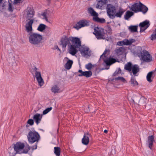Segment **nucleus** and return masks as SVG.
<instances>
[{
  "label": "nucleus",
  "instance_id": "nucleus-1",
  "mask_svg": "<svg viewBox=\"0 0 156 156\" xmlns=\"http://www.w3.org/2000/svg\"><path fill=\"white\" fill-rule=\"evenodd\" d=\"M130 9L135 13L142 12L144 14L148 11V8L141 2L136 3L132 5Z\"/></svg>",
  "mask_w": 156,
  "mask_h": 156
},
{
  "label": "nucleus",
  "instance_id": "nucleus-2",
  "mask_svg": "<svg viewBox=\"0 0 156 156\" xmlns=\"http://www.w3.org/2000/svg\"><path fill=\"white\" fill-rule=\"evenodd\" d=\"M42 39L41 35L37 33H33L30 34L29 37V41L32 44L37 45L41 42Z\"/></svg>",
  "mask_w": 156,
  "mask_h": 156
},
{
  "label": "nucleus",
  "instance_id": "nucleus-3",
  "mask_svg": "<svg viewBox=\"0 0 156 156\" xmlns=\"http://www.w3.org/2000/svg\"><path fill=\"white\" fill-rule=\"evenodd\" d=\"M94 30L93 34L98 39H105L107 37V35L104 32L103 29L97 27Z\"/></svg>",
  "mask_w": 156,
  "mask_h": 156
},
{
  "label": "nucleus",
  "instance_id": "nucleus-4",
  "mask_svg": "<svg viewBox=\"0 0 156 156\" xmlns=\"http://www.w3.org/2000/svg\"><path fill=\"white\" fill-rule=\"evenodd\" d=\"M40 135L36 131H30L27 135V138L30 143L32 144L35 142H38L40 139Z\"/></svg>",
  "mask_w": 156,
  "mask_h": 156
},
{
  "label": "nucleus",
  "instance_id": "nucleus-5",
  "mask_svg": "<svg viewBox=\"0 0 156 156\" xmlns=\"http://www.w3.org/2000/svg\"><path fill=\"white\" fill-rule=\"evenodd\" d=\"M141 58L144 61L150 62L153 61V58L149 53L145 50L140 52Z\"/></svg>",
  "mask_w": 156,
  "mask_h": 156
},
{
  "label": "nucleus",
  "instance_id": "nucleus-6",
  "mask_svg": "<svg viewBox=\"0 0 156 156\" xmlns=\"http://www.w3.org/2000/svg\"><path fill=\"white\" fill-rule=\"evenodd\" d=\"M106 11L108 15L110 18H114V14L116 12L115 7L111 4H108L106 6Z\"/></svg>",
  "mask_w": 156,
  "mask_h": 156
},
{
  "label": "nucleus",
  "instance_id": "nucleus-7",
  "mask_svg": "<svg viewBox=\"0 0 156 156\" xmlns=\"http://www.w3.org/2000/svg\"><path fill=\"white\" fill-rule=\"evenodd\" d=\"M72 37H68L66 36H63L61 40V42L63 48H65L67 45H70Z\"/></svg>",
  "mask_w": 156,
  "mask_h": 156
},
{
  "label": "nucleus",
  "instance_id": "nucleus-8",
  "mask_svg": "<svg viewBox=\"0 0 156 156\" xmlns=\"http://www.w3.org/2000/svg\"><path fill=\"white\" fill-rule=\"evenodd\" d=\"M89 21L86 20H80L74 26V28L77 30L85 27L89 25Z\"/></svg>",
  "mask_w": 156,
  "mask_h": 156
},
{
  "label": "nucleus",
  "instance_id": "nucleus-9",
  "mask_svg": "<svg viewBox=\"0 0 156 156\" xmlns=\"http://www.w3.org/2000/svg\"><path fill=\"white\" fill-rule=\"evenodd\" d=\"M33 70L35 72V77L39 85L40 86L43 85L44 82L43 80L41 77V73L37 71V69L36 67L34 68Z\"/></svg>",
  "mask_w": 156,
  "mask_h": 156
},
{
  "label": "nucleus",
  "instance_id": "nucleus-10",
  "mask_svg": "<svg viewBox=\"0 0 156 156\" xmlns=\"http://www.w3.org/2000/svg\"><path fill=\"white\" fill-rule=\"evenodd\" d=\"M34 21V19H31L30 20L27 21L25 25V30L29 34H30L32 32L33 28L32 25Z\"/></svg>",
  "mask_w": 156,
  "mask_h": 156
},
{
  "label": "nucleus",
  "instance_id": "nucleus-11",
  "mask_svg": "<svg viewBox=\"0 0 156 156\" xmlns=\"http://www.w3.org/2000/svg\"><path fill=\"white\" fill-rule=\"evenodd\" d=\"M71 41V45H73L77 48H79L81 46V42L80 40L77 37H72Z\"/></svg>",
  "mask_w": 156,
  "mask_h": 156
},
{
  "label": "nucleus",
  "instance_id": "nucleus-12",
  "mask_svg": "<svg viewBox=\"0 0 156 156\" xmlns=\"http://www.w3.org/2000/svg\"><path fill=\"white\" fill-rule=\"evenodd\" d=\"M24 147L25 145L23 143L18 142L16 143L14 145L13 148L14 150L16 152V153H19L20 154L22 152H20V151Z\"/></svg>",
  "mask_w": 156,
  "mask_h": 156
},
{
  "label": "nucleus",
  "instance_id": "nucleus-13",
  "mask_svg": "<svg viewBox=\"0 0 156 156\" xmlns=\"http://www.w3.org/2000/svg\"><path fill=\"white\" fill-rule=\"evenodd\" d=\"M80 51L83 55L85 57H90L91 55V51L88 47H83L80 49Z\"/></svg>",
  "mask_w": 156,
  "mask_h": 156
},
{
  "label": "nucleus",
  "instance_id": "nucleus-14",
  "mask_svg": "<svg viewBox=\"0 0 156 156\" xmlns=\"http://www.w3.org/2000/svg\"><path fill=\"white\" fill-rule=\"evenodd\" d=\"M150 25L149 22L147 20H145L143 22L140 23L139 24L140 32H144L149 27Z\"/></svg>",
  "mask_w": 156,
  "mask_h": 156
},
{
  "label": "nucleus",
  "instance_id": "nucleus-15",
  "mask_svg": "<svg viewBox=\"0 0 156 156\" xmlns=\"http://www.w3.org/2000/svg\"><path fill=\"white\" fill-rule=\"evenodd\" d=\"M90 136V134L89 133H84L83 137L82 140V142L84 145H87L89 142V137Z\"/></svg>",
  "mask_w": 156,
  "mask_h": 156
},
{
  "label": "nucleus",
  "instance_id": "nucleus-16",
  "mask_svg": "<svg viewBox=\"0 0 156 156\" xmlns=\"http://www.w3.org/2000/svg\"><path fill=\"white\" fill-rule=\"evenodd\" d=\"M154 141V137L153 135L148 137L147 142L148 144L149 148L151 149H152Z\"/></svg>",
  "mask_w": 156,
  "mask_h": 156
},
{
  "label": "nucleus",
  "instance_id": "nucleus-17",
  "mask_svg": "<svg viewBox=\"0 0 156 156\" xmlns=\"http://www.w3.org/2000/svg\"><path fill=\"white\" fill-rule=\"evenodd\" d=\"M140 71L139 66L137 65H133L131 71L130 72V74L132 76V73L134 76H136V74Z\"/></svg>",
  "mask_w": 156,
  "mask_h": 156
},
{
  "label": "nucleus",
  "instance_id": "nucleus-18",
  "mask_svg": "<svg viewBox=\"0 0 156 156\" xmlns=\"http://www.w3.org/2000/svg\"><path fill=\"white\" fill-rule=\"evenodd\" d=\"M155 75V71H152L149 72L147 74V79L148 82L151 83L152 81L151 78H153Z\"/></svg>",
  "mask_w": 156,
  "mask_h": 156
},
{
  "label": "nucleus",
  "instance_id": "nucleus-19",
  "mask_svg": "<svg viewBox=\"0 0 156 156\" xmlns=\"http://www.w3.org/2000/svg\"><path fill=\"white\" fill-rule=\"evenodd\" d=\"M43 115L37 113L33 117V119L37 125H38L41 120Z\"/></svg>",
  "mask_w": 156,
  "mask_h": 156
},
{
  "label": "nucleus",
  "instance_id": "nucleus-20",
  "mask_svg": "<svg viewBox=\"0 0 156 156\" xmlns=\"http://www.w3.org/2000/svg\"><path fill=\"white\" fill-rule=\"evenodd\" d=\"M68 47H69V53L72 55H75L77 52V48L71 44Z\"/></svg>",
  "mask_w": 156,
  "mask_h": 156
},
{
  "label": "nucleus",
  "instance_id": "nucleus-21",
  "mask_svg": "<svg viewBox=\"0 0 156 156\" xmlns=\"http://www.w3.org/2000/svg\"><path fill=\"white\" fill-rule=\"evenodd\" d=\"M87 11L88 13L90 14L91 16H93V17H95L97 16H98V13L96 12L94 9L91 7H90L87 8Z\"/></svg>",
  "mask_w": 156,
  "mask_h": 156
},
{
  "label": "nucleus",
  "instance_id": "nucleus-22",
  "mask_svg": "<svg viewBox=\"0 0 156 156\" xmlns=\"http://www.w3.org/2000/svg\"><path fill=\"white\" fill-rule=\"evenodd\" d=\"M116 62V59L112 58H109L108 59L104 61L105 62L107 66H110Z\"/></svg>",
  "mask_w": 156,
  "mask_h": 156
},
{
  "label": "nucleus",
  "instance_id": "nucleus-23",
  "mask_svg": "<svg viewBox=\"0 0 156 156\" xmlns=\"http://www.w3.org/2000/svg\"><path fill=\"white\" fill-rule=\"evenodd\" d=\"M107 3V0H100L99 1L96 5L97 8L101 9L102 6Z\"/></svg>",
  "mask_w": 156,
  "mask_h": 156
},
{
  "label": "nucleus",
  "instance_id": "nucleus-24",
  "mask_svg": "<svg viewBox=\"0 0 156 156\" xmlns=\"http://www.w3.org/2000/svg\"><path fill=\"white\" fill-rule=\"evenodd\" d=\"M125 11L122 8H119L118 11L116 12L114 14V18L115 16L117 17H121L122 16L123 14Z\"/></svg>",
  "mask_w": 156,
  "mask_h": 156
},
{
  "label": "nucleus",
  "instance_id": "nucleus-25",
  "mask_svg": "<svg viewBox=\"0 0 156 156\" xmlns=\"http://www.w3.org/2000/svg\"><path fill=\"white\" fill-rule=\"evenodd\" d=\"M123 44L124 45H130L132 44V43L135 42V40L134 39H130L129 40L125 39L123 41Z\"/></svg>",
  "mask_w": 156,
  "mask_h": 156
},
{
  "label": "nucleus",
  "instance_id": "nucleus-26",
  "mask_svg": "<svg viewBox=\"0 0 156 156\" xmlns=\"http://www.w3.org/2000/svg\"><path fill=\"white\" fill-rule=\"evenodd\" d=\"M51 90L54 93H58L60 92V89L57 85H54L51 87Z\"/></svg>",
  "mask_w": 156,
  "mask_h": 156
},
{
  "label": "nucleus",
  "instance_id": "nucleus-27",
  "mask_svg": "<svg viewBox=\"0 0 156 156\" xmlns=\"http://www.w3.org/2000/svg\"><path fill=\"white\" fill-rule=\"evenodd\" d=\"M125 49L123 47L117 48L115 50V52L118 55H121L125 51Z\"/></svg>",
  "mask_w": 156,
  "mask_h": 156
},
{
  "label": "nucleus",
  "instance_id": "nucleus-28",
  "mask_svg": "<svg viewBox=\"0 0 156 156\" xmlns=\"http://www.w3.org/2000/svg\"><path fill=\"white\" fill-rule=\"evenodd\" d=\"M73 62L72 60L69 59L65 65V67L67 69H69L72 67Z\"/></svg>",
  "mask_w": 156,
  "mask_h": 156
},
{
  "label": "nucleus",
  "instance_id": "nucleus-29",
  "mask_svg": "<svg viewBox=\"0 0 156 156\" xmlns=\"http://www.w3.org/2000/svg\"><path fill=\"white\" fill-rule=\"evenodd\" d=\"M93 20L96 22L101 23H104L105 22V20L104 18H100L98 16L95 17H93Z\"/></svg>",
  "mask_w": 156,
  "mask_h": 156
},
{
  "label": "nucleus",
  "instance_id": "nucleus-30",
  "mask_svg": "<svg viewBox=\"0 0 156 156\" xmlns=\"http://www.w3.org/2000/svg\"><path fill=\"white\" fill-rule=\"evenodd\" d=\"M132 64L130 62H128L127 64H125L124 67V69L129 73L130 71H131V69H132Z\"/></svg>",
  "mask_w": 156,
  "mask_h": 156
},
{
  "label": "nucleus",
  "instance_id": "nucleus-31",
  "mask_svg": "<svg viewBox=\"0 0 156 156\" xmlns=\"http://www.w3.org/2000/svg\"><path fill=\"white\" fill-rule=\"evenodd\" d=\"M134 15L133 12L129 11H127L125 15V18L126 20H128L129 19Z\"/></svg>",
  "mask_w": 156,
  "mask_h": 156
},
{
  "label": "nucleus",
  "instance_id": "nucleus-32",
  "mask_svg": "<svg viewBox=\"0 0 156 156\" xmlns=\"http://www.w3.org/2000/svg\"><path fill=\"white\" fill-rule=\"evenodd\" d=\"M60 149L58 147H55L54 148V152L56 156H60Z\"/></svg>",
  "mask_w": 156,
  "mask_h": 156
},
{
  "label": "nucleus",
  "instance_id": "nucleus-33",
  "mask_svg": "<svg viewBox=\"0 0 156 156\" xmlns=\"http://www.w3.org/2000/svg\"><path fill=\"white\" fill-rule=\"evenodd\" d=\"M130 83L133 86H135L138 85V83L136 81L135 78L133 77H131Z\"/></svg>",
  "mask_w": 156,
  "mask_h": 156
},
{
  "label": "nucleus",
  "instance_id": "nucleus-34",
  "mask_svg": "<svg viewBox=\"0 0 156 156\" xmlns=\"http://www.w3.org/2000/svg\"><path fill=\"white\" fill-rule=\"evenodd\" d=\"M129 29L131 32H136L137 31V26H131L129 27Z\"/></svg>",
  "mask_w": 156,
  "mask_h": 156
},
{
  "label": "nucleus",
  "instance_id": "nucleus-35",
  "mask_svg": "<svg viewBox=\"0 0 156 156\" xmlns=\"http://www.w3.org/2000/svg\"><path fill=\"white\" fill-rule=\"evenodd\" d=\"M46 27L45 25L43 24H41L39 26L37 30L40 31H42L45 29Z\"/></svg>",
  "mask_w": 156,
  "mask_h": 156
},
{
  "label": "nucleus",
  "instance_id": "nucleus-36",
  "mask_svg": "<svg viewBox=\"0 0 156 156\" xmlns=\"http://www.w3.org/2000/svg\"><path fill=\"white\" fill-rule=\"evenodd\" d=\"M92 75V72L91 71L84 72V76L86 77H90Z\"/></svg>",
  "mask_w": 156,
  "mask_h": 156
},
{
  "label": "nucleus",
  "instance_id": "nucleus-37",
  "mask_svg": "<svg viewBox=\"0 0 156 156\" xmlns=\"http://www.w3.org/2000/svg\"><path fill=\"white\" fill-rule=\"evenodd\" d=\"M27 14H34V9L32 8H28L27 9Z\"/></svg>",
  "mask_w": 156,
  "mask_h": 156
},
{
  "label": "nucleus",
  "instance_id": "nucleus-38",
  "mask_svg": "<svg viewBox=\"0 0 156 156\" xmlns=\"http://www.w3.org/2000/svg\"><path fill=\"white\" fill-rule=\"evenodd\" d=\"M52 109V107H50L46 109L43 112V115H45L51 111Z\"/></svg>",
  "mask_w": 156,
  "mask_h": 156
},
{
  "label": "nucleus",
  "instance_id": "nucleus-39",
  "mask_svg": "<svg viewBox=\"0 0 156 156\" xmlns=\"http://www.w3.org/2000/svg\"><path fill=\"white\" fill-rule=\"evenodd\" d=\"M115 80H120L122 82L124 83H125L126 82V81L125 79L123 77H122L121 76H119L117 77H116L115 78Z\"/></svg>",
  "mask_w": 156,
  "mask_h": 156
},
{
  "label": "nucleus",
  "instance_id": "nucleus-40",
  "mask_svg": "<svg viewBox=\"0 0 156 156\" xmlns=\"http://www.w3.org/2000/svg\"><path fill=\"white\" fill-rule=\"evenodd\" d=\"M156 39V29L151 35V39L152 40H154Z\"/></svg>",
  "mask_w": 156,
  "mask_h": 156
},
{
  "label": "nucleus",
  "instance_id": "nucleus-41",
  "mask_svg": "<svg viewBox=\"0 0 156 156\" xmlns=\"http://www.w3.org/2000/svg\"><path fill=\"white\" fill-rule=\"evenodd\" d=\"M30 149V147L29 145H28L27 146L25 147V149L23 151L22 153H27L29 151Z\"/></svg>",
  "mask_w": 156,
  "mask_h": 156
},
{
  "label": "nucleus",
  "instance_id": "nucleus-42",
  "mask_svg": "<svg viewBox=\"0 0 156 156\" xmlns=\"http://www.w3.org/2000/svg\"><path fill=\"white\" fill-rule=\"evenodd\" d=\"M93 66L91 63H89L86 65L85 66L86 68L88 70H90Z\"/></svg>",
  "mask_w": 156,
  "mask_h": 156
},
{
  "label": "nucleus",
  "instance_id": "nucleus-43",
  "mask_svg": "<svg viewBox=\"0 0 156 156\" xmlns=\"http://www.w3.org/2000/svg\"><path fill=\"white\" fill-rule=\"evenodd\" d=\"M107 33L109 35H111L112 33V30L111 28L109 27H108L106 30Z\"/></svg>",
  "mask_w": 156,
  "mask_h": 156
},
{
  "label": "nucleus",
  "instance_id": "nucleus-44",
  "mask_svg": "<svg viewBox=\"0 0 156 156\" xmlns=\"http://www.w3.org/2000/svg\"><path fill=\"white\" fill-rule=\"evenodd\" d=\"M110 52V50L109 49H105L103 54L101 55L100 56V58H102L103 56L104 55L105 57H106V54L107 53H108H108Z\"/></svg>",
  "mask_w": 156,
  "mask_h": 156
},
{
  "label": "nucleus",
  "instance_id": "nucleus-45",
  "mask_svg": "<svg viewBox=\"0 0 156 156\" xmlns=\"http://www.w3.org/2000/svg\"><path fill=\"white\" fill-rule=\"evenodd\" d=\"M34 14H27V18L28 19V20H30L31 19H34L33 17Z\"/></svg>",
  "mask_w": 156,
  "mask_h": 156
},
{
  "label": "nucleus",
  "instance_id": "nucleus-46",
  "mask_svg": "<svg viewBox=\"0 0 156 156\" xmlns=\"http://www.w3.org/2000/svg\"><path fill=\"white\" fill-rule=\"evenodd\" d=\"M27 123L28 124L32 126L34 124V120L31 119H30L28 120Z\"/></svg>",
  "mask_w": 156,
  "mask_h": 156
},
{
  "label": "nucleus",
  "instance_id": "nucleus-47",
  "mask_svg": "<svg viewBox=\"0 0 156 156\" xmlns=\"http://www.w3.org/2000/svg\"><path fill=\"white\" fill-rule=\"evenodd\" d=\"M13 9L12 7L11 3H9V5L8 10L9 12H12Z\"/></svg>",
  "mask_w": 156,
  "mask_h": 156
},
{
  "label": "nucleus",
  "instance_id": "nucleus-48",
  "mask_svg": "<svg viewBox=\"0 0 156 156\" xmlns=\"http://www.w3.org/2000/svg\"><path fill=\"white\" fill-rule=\"evenodd\" d=\"M78 72L81 74H79L78 76H84V72H83L82 70H79L78 71Z\"/></svg>",
  "mask_w": 156,
  "mask_h": 156
},
{
  "label": "nucleus",
  "instance_id": "nucleus-49",
  "mask_svg": "<svg viewBox=\"0 0 156 156\" xmlns=\"http://www.w3.org/2000/svg\"><path fill=\"white\" fill-rule=\"evenodd\" d=\"M47 13L46 12H44L42 14V15L44 17V18L47 17Z\"/></svg>",
  "mask_w": 156,
  "mask_h": 156
},
{
  "label": "nucleus",
  "instance_id": "nucleus-50",
  "mask_svg": "<svg viewBox=\"0 0 156 156\" xmlns=\"http://www.w3.org/2000/svg\"><path fill=\"white\" fill-rule=\"evenodd\" d=\"M22 0H14V3L15 4H17L21 2Z\"/></svg>",
  "mask_w": 156,
  "mask_h": 156
},
{
  "label": "nucleus",
  "instance_id": "nucleus-51",
  "mask_svg": "<svg viewBox=\"0 0 156 156\" xmlns=\"http://www.w3.org/2000/svg\"><path fill=\"white\" fill-rule=\"evenodd\" d=\"M117 45H123V41L118 42L117 43Z\"/></svg>",
  "mask_w": 156,
  "mask_h": 156
},
{
  "label": "nucleus",
  "instance_id": "nucleus-52",
  "mask_svg": "<svg viewBox=\"0 0 156 156\" xmlns=\"http://www.w3.org/2000/svg\"><path fill=\"white\" fill-rule=\"evenodd\" d=\"M119 73V71H115V73H113V75L114 76H116Z\"/></svg>",
  "mask_w": 156,
  "mask_h": 156
},
{
  "label": "nucleus",
  "instance_id": "nucleus-53",
  "mask_svg": "<svg viewBox=\"0 0 156 156\" xmlns=\"http://www.w3.org/2000/svg\"><path fill=\"white\" fill-rule=\"evenodd\" d=\"M117 71H119V73H120L121 72V69L120 68L119 69V70Z\"/></svg>",
  "mask_w": 156,
  "mask_h": 156
},
{
  "label": "nucleus",
  "instance_id": "nucleus-54",
  "mask_svg": "<svg viewBox=\"0 0 156 156\" xmlns=\"http://www.w3.org/2000/svg\"><path fill=\"white\" fill-rule=\"evenodd\" d=\"M108 131L106 129H105L104 131V132L106 133H108Z\"/></svg>",
  "mask_w": 156,
  "mask_h": 156
},
{
  "label": "nucleus",
  "instance_id": "nucleus-55",
  "mask_svg": "<svg viewBox=\"0 0 156 156\" xmlns=\"http://www.w3.org/2000/svg\"><path fill=\"white\" fill-rule=\"evenodd\" d=\"M44 18L45 20H46V21H48V17H45V18Z\"/></svg>",
  "mask_w": 156,
  "mask_h": 156
},
{
  "label": "nucleus",
  "instance_id": "nucleus-56",
  "mask_svg": "<svg viewBox=\"0 0 156 156\" xmlns=\"http://www.w3.org/2000/svg\"><path fill=\"white\" fill-rule=\"evenodd\" d=\"M35 147L34 148H33V149H36L37 148V145H36L35 146H34Z\"/></svg>",
  "mask_w": 156,
  "mask_h": 156
},
{
  "label": "nucleus",
  "instance_id": "nucleus-57",
  "mask_svg": "<svg viewBox=\"0 0 156 156\" xmlns=\"http://www.w3.org/2000/svg\"><path fill=\"white\" fill-rule=\"evenodd\" d=\"M3 0H0V4L2 3Z\"/></svg>",
  "mask_w": 156,
  "mask_h": 156
},
{
  "label": "nucleus",
  "instance_id": "nucleus-58",
  "mask_svg": "<svg viewBox=\"0 0 156 156\" xmlns=\"http://www.w3.org/2000/svg\"><path fill=\"white\" fill-rule=\"evenodd\" d=\"M26 126L27 127H28L29 126L28 124H27Z\"/></svg>",
  "mask_w": 156,
  "mask_h": 156
},
{
  "label": "nucleus",
  "instance_id": "nucleus-59",
  "mask_svg": "<svg viewBox=\"0 0 156 156\" xmlns=\"http://www.w3.org/2000/svg\"><path fill=\"white\" fill-rule=\"evenodd\" d=\"M48 2H49L51 0H47Z\"/></svg>",
  "mask_w": 156,
  "mask_h": 156
},
{
  "label": "nucleus",
  "instance_id": "nucleus-60",
  "mask_svg": "<svg viewBox=\"0 0 156 156\" xmlns=\"http://www.w3.org/2000/svg\"><path fill=\"white\" fill-rule=\"evenodd\" d=\"M57 49H58V50H60V49H59V48H58V47L57 46Z\"/></svg>",
  "mask_w": 156,
  "mask_h": 156
}]
</instances>
